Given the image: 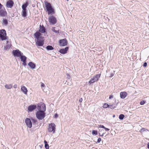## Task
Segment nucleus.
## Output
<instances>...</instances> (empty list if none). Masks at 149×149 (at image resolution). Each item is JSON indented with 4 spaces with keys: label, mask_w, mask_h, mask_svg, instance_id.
I'll return each mask as SVG.
<instances>
[{
    "label": "nucleus",
    "mask_w": 149,
    "mask_h": 149,
    "mask_svg": "<svg viewBox=\"0 0 149 149\" xmlns=\"http://www.w3.org/2000/svg\"><path fill=\"white\" fill-rule=\"evenodd\" d=\"M36 109V111H37V110L38 111H45L46 106L45 104L42 102L38 103L37 104Z\"/></svg>",
    "instance_id": "obj_5"
},
{
    "label": "nucleus",
    "mask_w": 149,
    "mask_h": 149,
    "mask_svg": "<svg viewBox=\"0 0 149 149\" xmlns=\"http://www.w3.org/2000/svg\"><path fill=\"white\" fill-rule=\"evenodd\" d=\"M118 102L116 104H109L110 106H109V108H110L111 109H113L115 108L117 105L118 104Z\"/></svg>",
    "instance_id": "obj_18"
},
{
    "label": "nucleus",
    "mask_w": 149,
    "mask_h": 149,
    "mask_svg": "<svg viewBox=\"0 0 149 149\" xmlns=\"http://www.w3.org/2000/svg\"><path fill=\"white\" fill-rule=\"evenodd\" d=\"M54 49V48L51 45L47 46V50H52Z\"/></svg>",
    "instance_id": "obj_33"
},
{
    "label": "nucleus",
    "mask_w": 149,
    "mask_h": 149,
    "mask_svg": "<svg viewBox=\"0 0 149 149\" xmlns=\"http://www.w3.org/2000/svg\"><path fill=\"white\" fill-rule=\"evenodd\" d=\"M17 85L16 84H15L13 86V87L14 88H17Z\"/></svg>",
    "instance_id": "obj_53"
},
{
    "label": "nucleus",
    "mask_w": 149,
    "mask_h": 149,
    "mask_svg": "<svg viewBox=\"0 0 149 149\" xmlns=\"http://www.w3.org/2000/svg\"><path fill=\"white\" fill-rule=\"evenodd\" d=\"M20 57L21 61L23 62L22 65L24 66L26 65V60L27 57L23 55H21Z\"/></svg>",
    "instance_id": "obj_9"
},
{
    "label": "nucleus",
    "mask_w": 149,
    "mask_h": 149,
    "mask_svg": "<svg viewBox=\"0 0 149 149\" xmlns=\"http://www.w3.org/2000/svg\"><path fill=\"white\" fill-rule=\"evenodd\" d=\"M148 131V130L147 129H146L145 128H141V130H140V132H143L144 131Z\"/></svg>",
    "instance_id": "obj_35"
},
{
    "label": "nucleus",
    "mask_w": 149,
    "mask_h": 149,
    "mask_svg": "<svg viewBox=\"0 0 149 149\" xmlns=\"http://www.w3.org/2000/svg\"><path fill=\"white\" fill-rule=\"evenodd\" d=\"M55 27H53V29H54H54H55Z\"/></svg>",
    "instance_id": "obj_58"
},
{
    "label": "nucleus",
    "mask_w": 149,
    "mask_h": 149,
    "mask_svg": "<svg viewBox=\"0 0 149 149\" xmlns=\"http://www.w3.org/2000/svg\"><path fill=\"white\" fill-rule=\"evenodd\" d=\"M113 97L114 96L113 95H111L109 96V99H111L112 98H113Z\"/></svg>",
    "instance_id": "obj_44"
},
{
    "label": "nucleus",
    "mask_w": 149,
    "mask_h": 149,
    "mask_svg": "<svg viewBox=\"0 0 149 149\" xmlns=\"http://www.w3.org/2000/svg\"><path fill=\"white\" fill-rule=\"evenodd\" d=\"M37 106L35 104L31 105L28 107V110L29 112H32L36 109Z\"/></svg>",
    "instance_id": "obj_15"
},
{
    "label": "nucleus",
    "mask_w": 149,
    "mask_h": 149,
    "mask_svg": "<svg viewBox=\"0 0 149 149\" xmlns=\"http://www.w3.org/2000/svg\"><path fill=\"white\" fill-rule=\"evenodd\" d=\"M92 134L93 135H96L97 134H98L97 131L93 130L92 131Z\"/></svg>",
    "instance_id": "obj_30"
},
{
    "label": "nucleus",
    "mask_w": 149,
    "mask_h": 149,
    "mask_svg": "<svg viewBox=\"0 0 149 149\" xmlns=\"http://www.w3.org/2000/svg\"><path fill=\"white\" fill-rule=\"evenodd\" d=\"M14 4V3L12 0H9L6 2V6L8 8H11Z\"/></svg>",
    "instance_id": "obj_12"
},
{
    "label": "nucleus",
    "mask_w": 149,
    "mask_h": 149,
    "mask_svg": "<svg viewBox=\"0 0 149 149\" xmlns=\"http://www.w3.org/2000/svg\"><path fill=\"white\" fill-rule=\"evenodd\" d=\"M3 23L5 25H7L8 24V20L6 19H3Z\"/></svg>",
    "instance_id": "obj_25"
},
{
    "label": "nucleus",
    "mask_w": 149,
    "mask_h": 149,
    "mask_svg": "<svg viewBox=\"0 0 149 149\" xmlns=\"http://www.w3.org/2000/svg\"><path fill=\"white\" fill-rule=\"evenodd\" d=\"M7 16V13L6 10V9H0V17H5Z\"/></svg>",
    "instance_id": "obj_11"
},
{
    "label": "nucleus",
    "mask_w": 149,
    "mask_h": 149,
    "mask_svg": "<svg viewBox=\"0 0 149 149\" xmlns=\"http://www.w3.org/2000/svg\"><path fill=\"white\" fill-rule=\"evenodd\" d=\"M100 74H97L94 76L93 77L95 79V80L97 81L100 78Z\"/></svg>",
    "instance_id": "obj_26"
},
{
    "label": "nucleus",
    "mask_w": 149,
    "mask_h": 149,
    "mask_svg": "<svg viewBox=\"0 0 149 149\" xmlns=\"http://www.w3.org/2000/svg\"><path fill=\"white\" fill-rule=\"evenodd\" d=\"M22 15L23 17H25L26 16V10H22Z\"/></svg>",
    "instance_id": "obj_23"
},
{
    "label": "nucleus",
    "mask_w": 149,
    "mask_h": 149,
    "mask_svg": "<svg viewBox=\"0 0 149 149\" xmlns=\"http://www.w3.org/2000/svg\"><path fill=\"white\" fill-rule=\"evenodd\" d=\"M56 127L55 125L53 123L49 124L47 129L48 131L49 132H52L53 133H54L55 131Z\"/></svg>",
    "instance_id": "obj_6"
},
{
    "label": "nucleus",
    "mask_w": 149,
    "mask_h": 149,
    "mask_svg": "<svg viewBox=\"0 0 149 149\" xmlns=\"http://www.w3.org/2000/svg\"><path fill=\"white\" fill-rule=\"evenodd\" d=\"M145 103H146V101L143 100L142 101H141L140 102V104L141 105H143Z\"/></svg>",
    "instance_id": "obj_36"
},
{
    "label": "nucleus",
    "mask_w": 149,
    "mask_h": 149,
    "mask_svg": "<svg viewBox=\"0 0 149 149\" xmlns=\"http://www.w3.org/2000/svg\"><path fill=\"white\" fill-rule=\"evenodd\" d=\"M3 6V5H2L0 3V9H2Z\"/></svg>",
    "instance_id": "obj_52"
},
{
    "label": "nucleus",
    "mask_w": 149,
    "mask_h": 149,
    "mask_svg": "<svg viewBox=\"0 0 149 149\" xmlns=\"http://www.w3.org/2000/svg\"><path fill=\"white\" fill-rule=\"evenodd\" d=\"M52 31L56 33H58L59 32V30H56L54 29H52Z\"/></svg>",
    "instance_id": "obj_37"
},
{
    "label": "nucleus",
    "mask_w": 149,
    "mask_h": 149,
    "mask_svg": "<svg viewBox=\"0 0 149 149\" xmlns=\"http://www.w3.org/2000/svg\"><path fill=\"white\" fill-rule=\"evenodd\" d=\"M110 106L109 105L106 103H104L103 107L104 108H109Z\"/></svg>",
    "instance_id": "obj_31"
},
{
    "label": "nucleus",
    "mask_w": 149,
    "mask_h": 149,
    "mask_svg": "<svg viewBox=\"0 0 149 149\" xmlns=\"http://www.w3.org/2000/svg\"><path fill=\"white\" fill-rule=\"evenodd\" d=\"M104 133H103L101 135L100 134V133H99V135L100 136H103L104 135Z\"/></svg>",
    "instance_id": "obj_48"
},
{
    "label": "nucleus",
    "mask_w": 149,
    "mask_h": 149,
    "mask_svg": "<svg viewBox=\"0 0 149 149\" xmlns=\"http://www.w3.org/2000/svg\"><path fill=\"white\" fill-rule=\"evenodd\" d=\"M45 84L43 83H42L41 84V87H42V88L44 87Z\"/></svg>",
    "instance_id": "obj_50"
},
{
    "label": "nucleus",
    "mask_w": 149,
    "mask_h": 149,
    "mask_svg": "<svg viewBox=\"0 0 149 149\" xmlns=\"http://www.w3.org/2000/svg\"><path fill=\"white\" fill-rule=\"evenodd\" d=\"M66 76H67L66 78L67 79V80H66V81H70V80H71V78L70 77L69 74L68 73H66Z\"/></svg>",
    "instance_id": "obj_29"
},
{
    "label": "nucleus",
    "mask_w": 149,
    "mask_h": 149,
    "mask_svg": "<svg viewBox=\"0 0 149 149\" xmlns=\"http://www.w3.org/2000/svg\"><path fill=\"white\" fill-rule=\"evenodd\" d=\"M1 145L3 146H4L2 144H1Z\"/></svg>",
    "instance_id": "obj_59"
},
{
    "label": "nucleus",
    "mask_w": 149,
    "mask_h": 149,
    "mask_svg": "<svg viewBox=\"0 0 149 149\" xmlns=\"http://www.w3.org/2000/svg\"><path fill=\"white\" fill-rule=\"evenodd\" d=\"M25 122L27 127L31 128L32 127V123L30 118H26L25 120Z\"/></svg>",
    "instance_id": "obj_10"
},
{
    "label": "nucleus",
    "mask_w": 149,
    "mask_h": 149,
    "mask_svg": "<svg viewBox=\"0 0 149 149\" xmlns=\"http://www.w3.org/2000/svg\"><path fill=\"white\" fill-rule=\"evenodd\" d=\"M69 47H66L65 48L60 49L58 52L61 54H65L67 53L69 49Z\"/></svg>",
    "instance_id": "obj_13"
},
{
    "label": "nucleus",
    "mask_w": 149,
    "mask_h": 149,
    "mask_svg": "<svg viewBox=\"0 0 149 149\" xmlns=\"http://www.w3.org/2000/svg\"><path fill=\"white\" fill-rule=\"evenodd\" d=\"M127 95V94L126 92H121L120 93V97L122 99H124Z\"/></svg>",
    "instance_id": "obj_16"
},
{
    "label": "nucleus",
    "mask_w": 149,
    "mask_h": 149,
    "mask_svg": "<svg viewBox=\"0 0 149 149\" xmlns=\"http://www.w3.org/2000/svg\"><path fill=\"white\" fill-rule=\"evenodd\" d=\"M58 117V114L57 113H56L54 115V117L55 118H56Z\"/></svg>",
    "instance_id": "obj_38"
},
{
    "label": "nucleus",
    "mask_w": 149,
    "mask_h": 149,
    "mask_svg": "<svg viewBox=\"0 0 149 149\" xmlns=\"http://www.w3.org/2000/svg\"><path fill=\"white\" fill-rule=\"evenodd\" d=\"M46 32V29L43 25H40L38 31H36L34 34L35 38L36 39V45L37 46H42L44 44V38L42 36L41 33H44Z\"/></svg>",
    "instance_id": "obj_1"
},
{
    "label": "nucleus",
    "mask_w": 149,
    "mask_h": 149,
    "mask_svg": "<svg viewBox=\"0 0 149 149\" xmlns=\"http://www.w3.org/2000/svg\"><path fill=\"white\" fill-rule=\"evenodd\" d=\"M104 129L106 131H109L110 130V129H109L106 128L105 127L104 128Z\"/></svg>",
    "instance_id": "obj_49"
},
{
    "label": "nucleus",
    "mask_w": 149,
    "mask_h": 149,
    "mask_svg": "<svg viewBox=\"0 0 149 149\" xmlns=\"http://www.w3.org/2000/svg\"><path fill=\"white\" fill-rule=\"evenodd\" d=\"M104 131V130L103 129H102V130L100 129L99 130V133H100V132H103Z\"/></svg>",
    "instance_id": "obj_47"
},
{
    "label": "nucleus",
    "mask_w": 149,
    "mask_h": 149,
    "mask_svg": "<svg viewBox=\"0 0 149 149\" xmlns=\"http://www.w3.org/2000/svg\"><path fill=\"white\" fill-rule=\"evenodd\" d=\"M96 81H97L93 77L89 81L88 83L90 84H91Z\"/></svg>",
    "instance_id": "obj_27"
},
{
    "label": "nucleus",
    "mask_w": 149,
    "mask_h": 149,
    "mask_svg": "<svg viewBox=\"0 0 149 149\" xmlns=\"http://www.w3.org/2000/svg\"><path fill=\"white\" fill-rule=\"evenodd\" d=\"M31 119L32 120V123L33 125H35L36 124H37L38 122L36 119L34 118L33 117H31Z\"/></svg>",
    "instance_id": "obj_21"
},
{
    "label": "nucleus",
    "mask_w": 149,
    "mask_h": 149,
    "mask_svg": "<svg viewBox=\"0 0 149 149\" xmlns=\"http://www.w3.org/2000/svg\"><path fill=\"white\" fill-rule=\"evenodd\" d=\"M59 45L60 46H64L67 45L68 42L66 38L59 40Z\"/></svg>",
    "instance_id": "obj_8"
},
{
    "label": "nucleus",
    "mask_w": 149,
    "mask_h": 149,
    "mask_svg": "<svg viewBox=\"0 0 149 149\" xmlns=\"http://www.w3.org/2000/svg\"><path fill=\"white\" fill-rule=\"evenodd\" d=\"M54 9V8L52 4L49 2H48V9Z\"/></svg>",
    "instance_id": "obj_24"
},
{
    "label": "nucleus",
    "mask_w": 149,
    "mask_h": 149,
    "mask_svg": "<svg viewBox=\"0 0 149 149\" xmlns=\"http://www.w3.org/2000/svg\"><path fill=\"white\" fill-rule=\"evenodd\" d=\"M48 19L50 25H54L57 22L56 18L53 15H50L48 17Z\"/></svg>",
    "instance_id": "obj_4"
},
{
    "label": "nucleus",
    "mask_w": 149,
    "mask_h": 149,
    "mask_svg": "<svg viewBox=\"0 0 149 149\" xmlns=\"http://www.w3.org/2000/svg\"><path fill=\"white\" fill-rule=\"evenodd\" d=\"M101 141V139L100 138H99L98 139L97 143H99Z\"/></svg>",
    "instance_id": "obj_41"
},
{
    "label": "nucleus",
    "mask_w": 149,
    "mask_h": 149,
    "mask_svg": "<svg viewBox=\"0 0 149 149\" xmlns=\"http://www.w3.org/2000/svg\"><path fill=\"white\" fill-rule=\"evenodd\" d=\"M125 117V116L123 114H120V115L119 118L120 120H123Z\"/></svg>",
    "instance_id": "obj_32"
},
{
    "label": "nucleus",
    "mask_w": 149,
    "mask_h": 149,
    "mask_svg": "<svg viewBox=\"0 0 149 149\" xmlns=\"http://www.w3.org/2000/svg\"><path fill=\"white\" fill-rule=\"evenodd\" d=\"M45 111H37L36 113V116L37 118L39 120H41L45 116Z\"/></svg>",
    "instance_id": "obj_2"
},
{
    "label": "nucleus",
    "mask_w": 149,
    "mask_h": 149,
    "mask_svg": "<svg viewBox=\"0 0 149 149\" xmlns=\"http://www.w3.org/2000/svg\"><path fill=\"white\" fill-rule=\"evenodd\" d=\"M147 148L149 149V143H148L147 144Z\"/></svg>",
    "instance_id": "obj_54"
},
{
    "label": "nucleus",
    "mask_w": 149,
    "mask_h": 149,
    "mask_svg": "<svg viewBox=\"0 0 149 149\" xmlns=\"http://www.w3.org/2000/svg\"><path fill=\"white\" fill-rule=\"evenodd\" d=\"M115 117V115H113V117L114 118V117Z\"/></svg>",
    "instance_id": "obj_57"
},
{
    "label": "nucleus",
    "mask_w": 149,
    "mask_h": 149,
    "mask_svg": "<svg viewBox=\"0 0 149 149\" xmlns=\"http://www.w3.org/2000/svg\"><path fill=\"white\" fill-rule=\"evenodd\" d=\"M12 87V85L10 84H6L5 85V87L8 89H10Z\"/></svg>",
    "instance_id": "obj_28"
},
{
    "label": "nucleus",
    "mask_w": 149,
    "mask_h": 149,
    "mask_svg": "<svg viewBox=\"0 0 149 149\" xmlns=\"http://www.w3.org/2000/svg\"><path fill=\"white\" fill-rule=\"evenodd\" d=\"M49 145L47 143V149H49Z\"/></svg>",
    "instance_id": "obj_55"
},
{
    "label": "nucleus",
    "mask_w": 149,
    "mask_h": 149,
    "mask_svg": "<svg viewBox=\"0 0 149 149\" xmlns=\"http://www.w3.org/2000/svg\"><path fill=\"white\" fill-rule=\"evenodd\" d=\"M43 146V145H39L38 146H37V147H36V148H37V147L38 148V147H39L40 148V149H41L42 148Z\"/></svg>",
    "instance_id": "obj_46"
},
{
    "label": "nucleus",
    "mask_w": 149,
    "mask_h": 149,
    "mask_svg": "<svg viewBox=\"0 0 149 149\" xmlns=\"http://www.w3.org/2000/svg\"><path fill=\"white\" fill-rule=\"evenodd\" d=\"M82 100H83V99L82 98H81L79 99V102H82Z\"/></svg>",
    "instance_id": "obj_51"
},
{
    "label": "nucleus",
    "mask_w": 149,
    "mask_h": 149,
    "mask_svg": "<svg viewBox=\"0 0 149 149\" xmlns=\"http://www.w3.org/2000/svg\"><path fill=\"white\" fill-rule=\"evenodd\" d=\"M99 127L104 129L105 127L103 125H100Z\"/></svg>",
    "instance_id": "obj_45"
},
{
    "label": "nucleus",
    "mask_w": 149,
    "mask_h": 149,
    "mask_svg": "<svg viewBox=\"0 0 149 149\" xmlns=\"http://www.w3.org/2000/svg\"><path fill=\"white\" fill-rule=\"evenodd\" d=\"M147 65V63L146 62H144L143 64V66L144 67H146Z\"/></svg>",
    "instance_id": "obj_42"
},
{
    "label": "nucleus",
    "mask_w": 149,
    "mask_h": 149,
    "mask_svg": "<svg viewBox=\"0 0 149 149\" xmlns=\"http://www.w3.org/2000/svg\"><path fill=\"white\" fill-rule=\"evenodd\" d=\"M28 65L32 69H34L36 67V64L32 62H30L28 63Z\"/></svg>",
    "instance_id": "obj_17"
},
{
    "label": "nucleus",
    "mask_w": 149,
    "mask_h": 149,
    "mask_svg": "<svg viewBox=\"0 0 149 149\" xmlns=\"http://www.w3.org/2000/svg\"><path fill=\"white\" fill-rule=\"evenodd\" d=\"M28 5V3L27 2H26L24 4H23L22 6V10H26V8Z\"/></svg>",
    "instance_id": "obj_22"
},
{
    "label": "nucleus",
    "mask_w": 149,
    "mask_h": 149,
    "mask_svg": "<svg viewBox=\"0 0 149 149\" xmlns=\"http://www.w3.org/2000/svg\"><path fill=\"white\" fill-rule=\"evenodd\" d=\"M49 91V93H48L49 96H51L53 94V92L52 91H50L49 90L48 91Z\"/></svg>",
    "instance_id": "obj_39"
},
{
    "label": "nucleus",
    "mask_w": 149,
    "mask_h": 149,
    "mask_svg": "<svg viewBox=\"0 0 149 149\" xmlns=\"http://www.w3.org/2000/svg\"><path fill=\"white\" fill-rule=\"evenodd\" d=\"M12 53L15 57H20L21 55H23V53L18 49L13 50Z\"/></svg>",
    "instance_id": "obj_7"
},
{
    "label": "nucleus",
    "mask_w": 149,
    "mask_h": 149,
    "mask_svg": "<svg viewBox=\"0 0 149 149\" xmlns=\"http://www.w3.org/2000/svg\"><path fill=\"white\" fill-rule=\"evenodd\" d=\"M9 42L8 41H7V43H6V46H5L4 47V49L5 50H6L8 49H9L11 46V45L10 43V44H9L8 43H9Z\"/></svg>",
    "instance_id": "obj_19"
},
{
    "label": "nucleus",
    "mask_w": 149,
    "mask_h": 149,
    "mask_svg": "<svg viewBox=\"0 0 149 149\" xmlns=\"http://www.w3.org/2000/svg\"><path fill=\"white\" fill-rule=\"evenodd\" d=\"M6 31L4 29H1L0 30V40H4L7 39L8 37L6 36Z\"/></svg>",
    "instance_id": "obj_3"
},
{
    "label": "nucleus",
    "mask_w": 149,
    "mask_h": 149,
    "mask_svg": "<svg viewBox=\"0 0 149 149\" xmlns=\"http://www.w3.org/2000/svg\"><path fill=\"white\" fill-rule=\"evenodd\" d=\"M47 93H48V92L47 91Z\"/></svg>",
    "instance_id": "obj_60"
},
{
    "label": "nucleus",
    "mask_w": 149,
    "mask_h": 149,
    "mask_svg": "<svg viewBox=\"0 0 149 149\" xmlns=\"http://www.w3.org/2000/svg\"><path fill=\"white\" fill-rule=\"evenodd\" d=\"M47 13L48 15H53L55 13V9H48V2H47Z\"/></svg>",
    "instance_id": "obj_14"
},
{
    "label": "nucleus",
    "mask_w": 149,
    "mask_h": 149,
    "mask_svg": "<svg viewBox=\"0 0 149 149\" xmlns=\"http://www.w3.org/2000/svg\"><path fill=\"white\" fill-rule=\"evenodd\" d=\"M45 143V147L46 149H47V141L45 140L44 141Z\"/></svg>",
    "instance_id": "obj_40"
},
{
    "label": "nucleus",
    "mask_w": 149,
    "mask_h": 149,
    "mask_svg": "<svg viewBox=\"0 0 149 149\" xmlns=\"http://www.w3.org/2000/svg\"><path fill=\"white\" fill-rule=\"evenodd\" d=\"M114 71L113 73H111L110 74V75L109 76V77H113L114 76Z\"/></svg>",
    "instance_id": "obj_43"
},
{
    "label": "nucleus",
    "mask_w": 149,
    "mask_h": 149,
    "mask_svg": "<svg viewBox=\"0 0 149 149\" xmlns=\"http://www.w3.org/2000/svg\"><path fill=\"white\" fill-rule=\"evenodd\" d=\"M14 16V14H12L11 15V16L12 17H13Z\"/></svg>",
    "instance_id": "obj_56"
},
{
    "label": "nucleus",
    "mask_w": 149,
    "mask_h": 149,
    "mask_svg": "<svg viewBox=\"0 0 149 149\" xmlns=\"http://www.w3.org/2000/svg\"><path fill=\"white\" fill-rule=\"evenodd\" d=\"M21 91L24 93L25 94H27V88L24 86H22L21 88Z\"/></svg>",
    "instance_id": "obj_20"
},
{
    "label": "nucleus",
    "mask_w": 149,
    "mask_h": 149,
    "mask_svg": "<svg viewBox=\"0 0 149 149\" xmlns=\"http://www.w3.org/2000/svg\"><path fill=\"white\" fill-rule=\"evenodd\" d=\"M45 5L44 6V9L47 12V1L45 0L44 1Z\"/></svg>",
    "instance_id": "obj_34"
}]
</instances>
